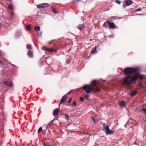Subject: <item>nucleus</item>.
Here are the masks:
<instances>
[{"instance_id": "f257e3e1", "label": "nucleus", "mask_w": 146, "mask_h": 146, "mask_svg": "<svg viewBox=\"0 0 146 146\" xmlns=\"http://www.w3.org/2000/svg\"><path fill=\"white\" fill-rule=\"evenodd\" d=\"M140 71V69L139 68H133L128 67L125 68L124 70L125 75H130L133 73H135V74L132 78H131V76H130L126 77L123 80L124 82L123 85L126 84L129 85L131 82H135L138 79L141 81L145 78V75H141L139 73H137Z\"/></svg>"}, {"instance_id": "f03ea898", "label": "nucleus", "mask_w": 146, "mask_h": 146, "mask_svg": "<svg viewBox=\"0 0 146 146\" xmlns=\"http://www.w3.org/2000/svg\"><path fill=\"white\" fill-rule=\"evenodd\" d=\"M82 88L87 94L91 93L92 92L96 93L101 91L100 88L97 86L95 80H94L92 82L91 85H85Z\"/></svg>"}, {"instance_id": "7ed1b4c3", "label": "nucleus", "mask_w": 146, "mask_h": 146, "mask_svg": "<svg viewBox=\"0 0 146 146\" xmlns=\"http://www.w3.org/2000/svg\"><path fill=\"white\" fill-rule=\"evenodd\" d=\"M103 130L107 135L112 134L113 133V131L110 129L108 125L105 126L104 129H103Z\"/></svg>"}, {"instance_id": "20e7f679", "label": "nucleus", "mask_w": 146, "mask_h": 146, "mask_svg": "<svg viewBox=\"0 0 146 146\" xmlns=\"http://www.w3.org/2000/svg\"><path fill=\"white\" fill-rule=\"evenodd\" d=\"M49 4L47 3H43L38 5L37 7L39 9L48 7L49 6Z\"/></svg>"}, {"instance_id": "39448f33", "label": "nucleus", "mask_w": 146, "mask_h": 146, "mask_svg": "<svg viewBox=\"0 0 146 146\" xmlns=\"http://www.w3.org/2000/svg\"><path fill=\"white\" fill-rule=\"evenodd\" d=\"M108 24L109 25V27L111 29H115L116 28V26H115L114 23L112 22H110L108 21H107Z\"/></svg>"}, {"instance_id": "423d86ee", "label": "nucleus", "mask_w": 146, "mask_h": 146, "mask_svg": "<svg viewBox=\"0 0 146 146\" xmlns=\"http://www.w3.org/2000/svg\"><path fill=\"white\" fill-rule=\"evenodd\" d=\"M85 27V26L83 24H80L77 26L78 29L80 30H84Z\"/></svg>"}, {"instance_id": "0eeeda50", "label": "nucleus", "mask_w": 146, "mask_h": 146, "mask_svg": "<svg viewBox=\"0 0 146 146\" xmlns=\"http://www.w3.org/2000/svg\"><path fill=\"white\" fill-rule=\"evenodd\" d=\"M4 84H5L6 86H8L9 87H12L13 85L12 83L9 81H6L4 82Z\"/></svg>"}, {"instance_id": "6e6552de", "label": "nucleus", "mask_w": 146, "mask_h": 146, "mask_svg": "<svg viewBox=\"0 0 146 146\" xmlns=\"http://www.w3.org/2000/svg\"><path fill=\"white\" fill-rule=\"evenodd\" d=\"M60 112L59 109L58 108H56L55 109L53 112V115L54 116L57 115Z\"/></svg>"}, {"instance_id": "1a4fd4ad", "label": "nucleus", "mask_w": 146, "mask_h": 146, "mask_svg": "<svg viewBox=\"0 0 146 146\" xmlns=\"http://www.w3.org/2000/svg\"><path fill=\"white\" fill-rule=\"evenodd\" d=\"M43 49L48 52H52L53 51L54 49L53 48H49L46 47H43Z\"/></svg>"}, {"instance_id": "9d476101", "label": "nucleus", "mask_w": 146, "mask_h": 146, "mask_svg": "<svg viewBox=\"0 0 146 146\" xmlns=\"http://www.w3.org/2000/svg\"><path fill=\"white\" fill-rule=\"evenodd\" d=\"M27 55L28 56L31 58H32L33 57V52L31 50H29L27 53Z\"/></svg>"}, {"instance_id": "9b49d317", "label": "nucleus", "mask_w": 146, "mask_h": 146, "mask_svg": "<svg viewBox=\"0 0 146 146\" xmlns=\"http://www.w3.org/2000/svg\"><path fill=\"white\" fill-rule=\"evenodd\" d=\"M137 93V92L135 91L134 90H133L132 91V92L130 93V95L132 97H134L135 95Z\"/></svg>"}, {"instance_id": "f8f14e48", "label": "nucleus", "mask_w": 146, "mask_h": 146, "mask_svg": "<svg viewBox=\"0 0 146 146\" xmlns=\"http://www.w3.org/2000/svg\"><path fill=\"white\" fill-rule=\"evenodd\" d=\"M65 97L67 98V95H65L62 98V99H61L60 101V103L59 105V107L60 106V105L62 104L63 102H64V100L63 99V98H64Z\"/></svg>"}, {"instance_id": "ddd939ff", "label": "nucleus", "mask_w": 146, "mask_h": 146, "mask_svg": "<svg viewBox=\"0 0 146 146\" xmlns=\"http://www.w3.org/2000/svg\"><path fill=\"white\" fill-rule=\"evenodd\" d=\"M96 46H95V47L94 48H93L92 49L90 53L92 54H95L96 52Z\"/></svg>"}, {"instance_id": "4468645a", "label": "nucleus", "mask_w": 146, "mask_h": 146, "mask_svg": "<svg viewBox=\"0 0 146 146\" xmlns=\"http://www.w3.org/2000/svg\"><path fill=\"white\" fill-rule=\"evenodd\" d=\"M133 3V2L131 0H127L126 1V4L127 5H129Z\"/></svg>"}, {"instance_id": "2eb2a0df", "label": "nucleus", "mask_w": 146, "mask_h": 146, "mask_svg": "<svg viewBox=\"0 0 146 146\" xmlns=\"http://www.w3.org/2000/svg\"><path fill=\"white\" fill-rule=\"evenodd\" d=\"M34 29L36 31L38 32L40 30V27L38 26H36L34 27Z\"/></svg>"}, {"instance_id": "dca6fc26", "label": "nucleus", "mask_w": 146, "mask_h": 146, "mask_svg": "<svg viewBox=\"0 0 146 146\" xmlns=\"http://www.w3.org/2000/svg\"><path fill=\"white\" fill-rule=\"evenodd\" d=\"M119 105L121 106H124L125 105V102L123 101H121L120 102Z\"/></svg>"}, {"instance_id": "f3484780", "label": "nucleus", "mask_w": 146, "mask_h": 146, "mask_svg": "<svg viewBox=\"0 0 146 146\" xmlns=\"http://www.w3.org/2000/svg\"><path fill=\"white\" fill-rule=\"evenodd\" d=\"M31 28V25H28L26 26V29L27 31H30Z\"/></svg>"}, {"instance_id": "a211bd4d", "label": "nucleus", "mask_w": 146, "mask_h": 146, "mask_svg": "<svg viewBox=\"0 0 146 146\" xmlns=\"http://www.w3.org/2000/svg\"><path fill=\"white\" fill-rule=\"evenodd\" d=\"M27 48L29 49H32V47L31 45L30 44H28L27 46Z\"/></svg>"}, {"instance_id": "6ab92c4d", "label": "nucleus", "mask_w": 146, "mask_h": 146, "mask_svg": "<svg viewBox=\"0 0 146 146\" xmlns=\"http://www.w3.org/2000/svg\"><path fill=\"white\" fill-rule=\"evenodd\" d=\"M65 117V118L67 120H68L69 119V117L68 115L66 114H64Z\"/></svg>"}, {"instance_id": "aec40b11", "label": "nucleus", "mask_w": 146, "mask_h": 146, "mask_svg": "<svg viewBox=\"0 0 146 146\" xmlns=\"http://www.w3.org/2000/svg\"><path fill=\"white\" fill-rule=\"evenodd\" d=\"M42 131V127H40L39 129L38 130V133H39L40 132Z\"/></svg>"}, {"instance_id": "412c9836", "label": "nucleus", "mask_w": 146, "mask_h": 146, "mask_svg": "<svg viewBox=\"0 0 146 146\" xmlns=\"http://www.w3.org/2000/svg\"><path fill=\"white\" fill-rule=\"evenodd\" d=\"M52 9L53 11V12L54 13H56V14L57 13V11L55 9H54V8H52Z\"/></svg>"}, {"instance_id": "4be33fe9", "label": "nucleus", "mask_w": 146, "mask_h": 146, "mask_svg": "<svg viewBox=\"0 0 146 146\" xmlns=\"http://www.w3.org/2000/svg\"><path fill=\"white\" fill-rule=\"evenodd\" d=\"M77 105V103L76 102V101H74L73 103H72V105L74 106H76Z\"/></svg>"}, {"instance_id": "5701e85b", "label": "nucleus", "mask_w": 146, "mask_h": 146, "mask_svg": "<svg viewBox=\"0 0 146 146\" xmlns=\"http://www.w3.org/2000/svg\"><path fill=\"white\" fill-rule=\"evenodd\" d=\"M138 85H139V87H140L141 88H143V86L141 84V82H140V83H139V84Z\"/></svg>"}, {"instance_id": "b1692460", "label": "nucleus", "mask_w": 146, "mask_h": 146, "mask_svg": "<svg viewBox=\"0 0 146 146\" xmlns=\"http://www.w3.org/2000/svg\"><path fill=\"white\" fill-rule=\"evenodd\" d=\"M12 5L11 4H9V8L11 10H12Z\"/></svg>"}, {"instance_id": "393cba45", "label": "nucleus", "mask_w": 146, "mask_h": 146, "mask_svg": "<svg viewBox=\"0 0 146 146\" xmlns=\"http://www.w3.org/2000/svg\"><path fill=\"white\" fill-rule=\"evenodd\" d=\"M80 100L82 102H83L84 100V98L82 97L80 98Z\"/></svg>"}, {"instance_id": "a878e982", "label": "nucleus", "mask_w": 146, "mask_h": 146, "mask_svg": "<svg viewBox=\"0 0 146 146\" xmlns=\"http://www.w3.org/2000/svg\"><path fill=\"white\" fill-rule=\"evenodd\" d=\"M115 2L118 4H119L121 3V1L119 0H115Z\"/></svg>"}, {"instance_id": "bb28decb", "label": "nucleus", "mask_w": 146, "mask_h": 146, "mask_svg": "<svg viewBox=\"0 0 146 146\" xmlns=\"http://www.w3.org/2000/svg\"><path fill=\"white\" fill-rule=\"evenodd\" d=\"M79 0H74L73 1V3L74 4H75Z\"/></svg>"}, {"instance_id": "cd10ccee", "label": "nucleus", "mask_w": 146, "mask_h": 146, "mask_svg": "<svg viewBox=\"0 0 146 146\" xmlns=\"http://www.w3.org/2000/svg\"><path fill=\"white\" fill-rule=\"evenodd\" d=\"M52 122L51 121L50 122H49L48 125L47 126H51L52 123Z\"/></svg>"}, {"instance_id": "c85d7f7f", "label": "nucleus", "mask_w": 146, "mask_h": 146, "mask_svg": "<svg viewBox=\"0 0 146 146\" xmlns=\"http://www.w3.org/2000/svg\"><path fill=\"white\" fill-rule=\"evenodd\" d=\"M72 100V98L71 97H70L69 98V100L68 101V103H70Z\"/></svg>"}, {"instance_id": "c756f323", "label": "nucleus", "mask_w": 146, "mask_h": 146, "mask_svg": "<svg viewBox=\"0 0 146 146\" xmlns=\"http://www.w3.org/2000/svg\"><path fill=\"white\" fill-rule=\"evenodd\" d=\"M89 96V95H86L84 96V97L87 99L88 98Z\"/></svg>"}, {"instance_id": "7c9ffc66", "label": "nucleus", "mask_w": 146, "mask_h": 146, "mask_svg": "<svg viewBox=\"0 0 146 146\" xmlns=\"http://www.w3.org/2000/svg\"><path fill=\"white\" fill-rule=\"evenodd\" d=\"M141 8H138V9H136V11H141Z\"/></svg>"}, {"instance_id": "2f4dec72", "label": "nucleus", "mask_w": 146, "mask_h": 146, "mask_svg": "<svg viewBox=\"0 0 146 146\" xmlns=\"http://www.w3.org/2000/svg\"><path fill=\"white\" fill-rule=\"evenodd\" d=\"M106 126V125H105V123H104L103 124V129H104L105 127Z\"/></svg>"}, {"instance_id": "473e14b6", "label": "nucleus", "mask_w": 146, "mask_h": 146, "mask_svg": "<svg viewBox=\"0 0 146 146\" xmlns=\"http://www.w3.org/2000/svg\"><path fill=\"white\" fill-rule=\"evenodd\" d=\"M43 145L44 146H47V145L45 143H43Z\"/></svg>"}, {"instance_id": "72a5a7b5", "label": "nucleus", "mask_w": 146, "mask_h": 146, "mask_svg": "<svg viewBox=\"0 0 146 146\" xmlns=\"http://www.w3.org/2000/svg\"><path fill=\"white\" fill-rule=\"evenodd\" d=\"M11 15L13 16L14 13H13V11H12V12H11Z\"/></svg>"}, {"instance_id": "f704fd0d", "label": "nucleus", "mask_w": 146, "mask_h": 146, "mask_svg": "<svg viewBox=\"0 0 146 146\" xmlns=\"http://www.w3.org/2000/svg\"><path fill=\"white\" fill-rule=\"evenodd\" d=\"M71 91H70L69 92L67 93V94H66L67 95H68L69 94H70V93L71 92Z\"/></svg>"}, {"instance_id": "c9c22d12", "label": "nucleus", "mask_w": 146, "mask_h": 146, "mask_svg": "<svg viewBox=\"0 0 146 146\" xmlns=\"http://www.w3.org/2000/svg\"><path fill=\"white\" fill-rule=\"evenodd\" d=\"M92 119L94 121V122H95V120L94 118L93 117H92Z\"/></svg>"}, {"instance_id": "e433bc0d", "label": "nucleus", "mask_w": 146, "mask_h": 146, "mask_svg": "<svg viewBox=\"0 0 146 146\" xmlns=\"http://www.w3.org/2000/svg\"><path fill=\"white\" fill-rule=\"evenodd\" d=\"M3 61H0V64H3Z\"/></svg>"}, {"instance_id": "4c0bfd02", "label": "nucleus", "mask_w": 146, "mask_h": 146, "mask_svg": "<svg viewBox=\"0 0 146 146\" xmlns=\"http://www.w3.org/2000/svg\"><path fill=\"white\" fill-rule=\"evenodd\" d=\"M13 16H12V15H11V17H10V19H11L13 18Z\"/></svg>"}, {"instance_id": "58836bf2", "label": "nucleus", "mask_w": 146, "mask_h": 146, "mask_svg": "<svg viewBox=\"0 0 146 146\" xmlns=\"http://www.w3.org/2000/svg\"><path fill=\"white\" fill-rule=\"evenodd\" d=\"M57 51V50L56 49H55V50H54V52H56Z\"/></svg>"}, {"instance_id": "ea45409f", "label": "nucleus", "mask_w": 146, "mask_h": 146, "mask_svg": "<svg viewBox=\"0 0 146 146\" xmlns=\"http://www.w3.org/2000/svg\"><path fill=\"white\" fill-rule=\"evenodd\" d=\"M55 120V118L54 119H53V120H52L51 121L53 122Z\"/></svg>"}, {"instance_id": "a19ab883", "label": "nucleus", "mask_w": 146, "mask_h": 146, "mask_svg": "<svg viewBox=\"0 0 146 146\" xmlns=\"http://www.w3.org/2000/svg\"><path fill=\"white\" fill-rule=\"evenodd\" d=\"M105 23H104V24H103V26L104 27L105 26Z\"/></svg>"}, {"instance_id": "79ce46f5", "label": "nucleus", "mask_w": 146, "mask_h": 146, "mask_svg": "<svg viewBox=\"0 0 146 146\" xmlns=\"http://www.w3.org/2000/svg\"><path fill=\"white\" fill-rule=\"evenodd\" d=\"M66 98V97H65L64 98H63V99H64V100H65Z\"/></svg>"}, {"instance_id": "37998d69", "label": "nucleus", "mask_w": 146, "mask_h": 146, "mask_svg": "<svg viewBox=\"0 0 146 146\" xmlns=\"http://www.w3.org/2000/svg\"><path fill=\"white\" fill-rule=\"evenodd\" d=\"M1 27V25L0 24V28Z\"/></svg>"}, {"instance_id": "c03bdc74", "label": "nucleus", "mask_w": 146, "mask_h": 146, "mask_svg": "<svg viewBox=\"0 0 146 146\" xmlns=\"http://www.w3.org/2000/svg\"><path fill=\"white\" fill-rule=\"evenodd\" d=\"M37 35L38 36V35H39V33H37Z\"/></svg>"}]
</instances>
